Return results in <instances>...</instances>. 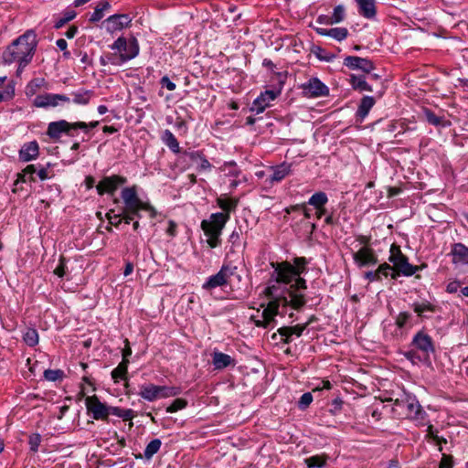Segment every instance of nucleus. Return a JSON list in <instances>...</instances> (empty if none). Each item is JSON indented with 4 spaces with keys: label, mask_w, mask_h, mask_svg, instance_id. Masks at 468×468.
Instances as JSON below:
<instances>
[{
    "label": "nucleus",
    "mask_w": 468,
    "mask_h": 468,
    "mask_svg": "<svg viewBox=\"0 0 468 468\" xmlns=\"http://www.w3.org/2000/svg\"><path fill=\"white\" fill-rule=\"evenodd\" d=\"M307 261L305 258H295L293 264L288 261L271 263L273 272L263 294L269 300L260 316H251L258 327L273 326L280 307H291L293 310L302 309L306 303L304 292L306 281L301 277L305 271Z\"/></svg>",
    "instance_id": "obj_1"
},
{
    "label": "nucleus",
    "mask_w": 468,
    "mask_h": 468,
    "mask_svg": "<svg viewBox=\"0 0 468 468\" xmlns=\"http://www.w3.org/2000/svg\"><path fill=\"white\" fill-rule=\"evenodd\" d=\"M37 35L27 30L15 39L3 52V60L5 64L16 62L18 64L17 75L31 62L36 51Z\"/></svg>",
    "instance_id": "obj_2"
},
{
    "label": "nucleus",
    "mask_w": 468,
    "mask_h": 468,
    "mask_svg": "<svg viewBox=\"0 0 468 468\" xmlns=\"http://www.w3.org/2000/svg\"><path fill=\"white\" fill-rule=\"evenodd\" d=\"M121 197L124 204V207L121 208L122 222L130 224L134 217L141 218L140 211L146 212L150 218L157 216L156 209L149 202L139 198L136 186L122 188Z\"/></svg>",
    "instance_id": "obj_3"
},
{
    "label": "nucleus",
    "mask_w": 468,
    "mask_h": 468,
    "mask_svg": "<svg viewBox=\"0 0 468 468\" xmlns=\"http://www.w3.org/2000/svg\"><path fill=\"white\" fill-rule=\"evenodd\" d=\"M388 261L398 275L411 276L419 271V267L409 262L408 258L401 252L400 247L395 243L390 246Z\"/></svg>",
    "instance_id": "obj_4"
},
{
    "label": "nucleus",
    "mask_w": 468,
    "mask_h": 468,
    "mask_svg": "<svg viewBox=\"0 0 468 468\" xmlns=\"http://www.w3.org/2000/svg\"><path fill=\"white\" fill-rule=\"evenodd\" d=\"M110 48L119 52L121 62L131 60L139 54V44L135 38H132L128 41L125 37H120Z\"/></svg>",
    "instance_id": "obj_5"
},
{
    "label": "nucleus",
    "mask_w": 468,
    "mask_h": 468,
    "mask_svg": "<svg viewBox=\"0 0 468 468\" xmlns=\"http://www.w3.org/2000/svg\"><path fill=\"white\" fill-rule=\"evenodd\" d=\"M395 405L400 407L410 419L421 421L425 418V411L413 396L404 394L401 399H396Z\"/></svg>",
    "instance_id": "obj_6"
},
{
    "label": "nucleus",
    "mask_w": 468,
    "mask_h": 468,
    "mask_svg": "<svg viewBox=\"0 0 468 468\" xmlns=\"http://www.w3.org/2000/svg\"><path fill=\"white\" fill-rule=\"evenodd\" d=\"M411 314L407 312L399 313L396 318L394 324H388L385 326V335L388 337H401L403 336L411 327Z\"/></svg>",
    "instance_id": "obj_7"
},
{
    "label": "nucleus",
    "mask_w": 468,
    "mask_h": 468,
    "mask_svg": "<svg viewBox=\"0 0 468 468\" xmlns=\"http://www.w3.org/2000/svg\"><path fill=\"white\" fill-rule=\"evenodd\" d=\"M235 270L236 267L223 265L216 274L207 278V282L203 283L202 288L207 291H212L218 287L227 285Z\"/></svg>",
    "instance_id": "obj_8"
},
{
    "label": "nucleus",
    "mask_w": 468,
    "mask_h": 468,
    "mask_svg": "<svg viewBox=\"0 0 468 468\" xmlns=\"http://www.w3.org/2000/svg\"><path fill=\"white\" fill-rule=\"evenodd\" d=\"M87 124L84 122H68L65 120L52 122L48 126L47 134L52 139H58L63 133L71 135L70 132L76 129H86Z\"/></svg>",
    "instance_id": "obj_9"
},
{
    "label": "nucleus",
    "mask_w": 468,
    "mask_h": 468,
    "mask_svg": "<svg viewBox=\"0 0 468 468\" xmlns=\"http://www.w3.org/2000/svg\"><path fill=\"white\" fill-rule=\"evenodd\" d=\"M230 215L223 213H213L208 219L201 222L204 233L221 234L226 223L229 220Z\"/></svg>",
    "instance_id": "obj_10"
},
{
    "label": "nucleus",
    "mask_w": 468,
    "mask_h": 468,
    "mask_svg": "<svg viewBox=\"0 0 468 468\" xmlns=\"http://www.w3.org/2000/svg\"><path fill=\"white\" fill-rule=\"evenodd\" d=\"M70 102V98L64 94L44 93L34 99V105L37 108H55Z\"/></svg>",
    "instance_id": "obj_11"
},
{
    "label": "nucleus",
    "mask_w": 468,
    "mask_h": 468,
    "mask_svg": "<svg viewBox=\"0 0 468 468\" xmlns=\"http://www.w3.org/2000/svg\"><path fill=\"white\" fill-rule=\"evenodd\" d=\"M411 346L421 353L424 359H429L434 353V346L431 337L423 331L418 332L412 338Z\"/></svg>",
    "instance_id": "obj_12"
},
{
    "label": "nucleus",
    "mask_w": 468,
    "mask_h": 468,
    "mask_svg": "<svg viewBox=\"0 0 468 468\" xmlns=\"http://www.w3.org/2000/svg\"><path fill=\"white\" fill-rule=\"evenodd\" d=\"M132 24V17L127 14H115L107 17L102 25L105 30L113 34L123 28L129 27Z\"/></svg>",
    "instance_id": "obj_13"
},
{
    "label": "nucleus",
    "mask_w": 468,
    "mask_h": 468,
    "mask_svg": "<svg viewBox=\"0 0 468 468\" xmlns=\"http://www.w3.org/2000/svg\"><path fill=\"white\" fill-rule=\"evenodd\" d=\"M88 411L95 420H106L109 416L110 407L101 402L97 396H89L85 399Z\"/></svg>",
    "instance_id": "obj_14"
},
{
    "label": "nucleus",
    "mask_w": 468,
    "mask_h": 468,
    "mask_svg": "<svg viewBox=\"0 0 468 468\" xmlns=\"http://www.w3.org/2000/svg\"><path fill=\"white\" fill-rule=\"evenodd\" d=\"M302 89L305 96L309 98L324 97L329 94L328 87L318 78H311L302 85Z\"/></svg>",
    "instance_id": "obj_15"
},
{
    "label": "nucleus",
    "mask_w": 468,
    "mask_h": 468,
    "mask_svg": "<svg viewBox=\"0 0 468 468\" xmlns=\"http://www.w3.org/2000/svg\"><path fill=\"white\" fill-rule=\"evenodd\" d=\"M127 179L122 176H111L103 177L96 186L99 195H112L116 189L126 183Z\"/></svg>",
    "instance_id": "obj_16"
},
{
    "label": "nucleus",
    "mask_w": 468,
    "mask_h": 468,
    "mask_svg": "<svg viewBox=\"0 0 468 468\" xmlns=\"http://www.w3.org/2000/svg\"><path fill=\"white\" fill-rule=\"evenodd\" d=\"M279 94V91L271 90L261 92L252 102L250 111L256 114L263 112L266 108L271 105V102L278 97Z\"/></svg>",
    "instance_id": "obj_17"
},
{
    "label": "nucleus",
    "mask_w": 468,
    "mask_h": 468,
    "mask_svg": "<svg viewBox=\"0 0 468 468\" xmlns=\"http://www.w3.org/2000/svg\"><path fill=\"white\" fill-rule=\"evenodd\" d=\"M355 263L358 267L375 265L378 262V257L374 250L369 247H362L353 254Z\"/></svg>",
    "instance_id": "obj_18"
},
{
    "label": "nucleus",
    "mask_w": 468,
    "mask_h": 468,
    "mask_svg": "<svg viewBox=\"0 0 468 468\" xmlns=\"http://www.w3.org/2000/svg\"><path fill=\"white\" fill-rule=\"evenodd\" d=\"M344 65L351 69H361L364 72L369 73L374 69L372 61L367 58L348 56L344 60Z\"/></svg>",
    "instance_id": "obj_19"
},
{
    "label": "nucleus",
    "mask_w": 468,
    "mask_h": 468,
    "mask_svg": "<svg viewBox=\"0 0 468 468\" xmlns=\"http://www.w3.org/2000/svg\"><path fill=\"white\" fill-rule=\"evenodd\" d=\"M452 262L459 267L468 265V247L463 243H454L451 250Z\"/></svg>",
    "instance_id": "obj_20"
},
{
    "label": "nucleus",
    "mask_w": 468,
    "mask_h": 468,
    "mask_svg": "<svg viewBox=\"0 0 468 468\" xmlns=\"http://www.w3.org/2000/svg\"><path fill=\"white\" fill-rule=\"evenodd\" d=\"M39 154V146L37 141H31L24 144L19 150V159L23 162H29L37 158Z\"/></svg>",
    "instance_id": "obj_21"
},
{
    "label": "nucleus",
    "mask_w": 468,
    "mask_h": 468,
    "mask_svg": "<svg viewBox=\"0 0 468 468\" xmlns=\"http://www.w3.org/2000/svg\"><path fill=\"white\" fill-rule=\"evenodd\" d=\"M314 30L320 36L330 37L339 42L345 40L348 36V30L346 27H315Z\"/></svg>",
    "instance_id": "obj_22"
},
{
    "label": "nucleus",
    "mask_w": 468,
    "mask_h": 468,
    "mask_svg": "<svg viewBox=\"0 0 468 468\" xmlns=\"http://www.w3.org/2000/svg\"><path fill=\"white\" fill-rule=\"evenodd\" d=\"M292 165L287 163H282L279 165L271 167L272 173L268 178L270 184L281 182L291 173Z\"/></svg>",
    "instance_id": "obj_23"
},
{
    "label": "nucleus",
    "mask_w": 468,
    "mask_h": 468,
    "mask_svg": "<svg viewBox=\"0 0 468 468\" xmlns=\"http://www.w3.org/2000/svg\"><path fill=\"white\" fill-rule=\"evenodd\" d=\"M212 363L215 369H223L229 366H234L235 360L229 355L214 351L212 354Z\"/></svg>",
    "instance_id": "obj_24"
},
{
    "label": "nucleus",
    "mask_w": 468,
    "mask_h": 468,
    "mask_svg": "<svg viewBox=\"0 0 468 468\" xmlns=\"http://www.w3.org/2000/svg\"><path fill=\"white\" fill-rule=\"evenodd\" d=\"M37 168L34 165H28L24 168L21 173L17 174V178L15 182V188L13 192L17 190V186L20 183H27L28 181H34V174H36Z\"/></svg>",
    "instance_id": "obj_25"
},
{
    "label": "nucleus",
    "mask_w": 468,
    "mask_h": 468,
    "mask_svg": "<svg viewBox=\"0 0 468 468\" xmlns=\"http://www.w3.org/2000/svg\"><path fill=\"white\" fill-rule=\"evenodd\" d=\"M306 324L303 325H294V326H282L278 329V333L284 337V342L288 343L291 341L292 335L301 336L303 330L305 329Z\"/></svg>",
    "instance_id": "obj_26"
},
{
    "label": "nucleus",
    "mask_w": 468,
    "mask_h": 468,
    "mask_svg": "<svg viewBox=\"0 0 468 468\" xmlns=\"http://www.w3.org/2000/svg\"><path fill=\"white\" fill-rule=\"evenodd\" d=\"M138 394L147 401H154L158 399V386L154 384L142 385Z\"/></svg>",
    "instance_id": "obj_27"
},
{
    "label": "nucleus",
    "mask_w": 468,
    "mask_h": 468,
    "mask_svg": "<svg viewBox=\"0 0 468 468\" xmlns=\"http://www.w3.org/2000/svg\"><path fill=\"white\" fill-rule=\"evenodd\" d=\"M238 199L220 196L217 199L218 206L223 210V214L229 215L238 206Z\"/></svg>",
    "instance_id": "obj_28"
},
{
    "label": "nucleus",
    "mask_w": 468,
    "mask_h": 468,
    "mask_svg": "<svg viewBox=\"0 0 468 468\" xmlns=\"http://www.w3.org/2000/svg\"><path fill=\"white\" fill-rule=\"evenodd\" d=\"M111 4L106 0H101L94 8L90 17L91 23L99 22L105 15V12L111 9Z\"/></svg>",
    "instance_id": "obj_29"
},
{
    "label": "nucleus",
    "mask_w": 468,
    "mask_h": 468,
    "mask_svg": "<svg viewBox=\"0 0 468 468\" xmlns=\"http://www.w3.org/2000/svg\"><path fill=\"white\" fill-rule=\"evenodd\" d=\"M359 6V13L367 17L372 18L376 15L375 1L374 0H356Z\"/></svg>",
    "instance_id": "obj_30"
},
{
    "label": "nucleus",
    "mask_w": 468,
    "mask_h": 468,
    "mask_svg": "<svg viewBox=\"0 0 468 468\" xmlns=\"http://www.w3.org/2000/svg\"><path fill=\"white\" fill-rule=\"evenodd\" d=\"M374 104L375 99L372 96L363 97L356 111V115L363 120L368 114Z\"/></svg>",
    "instance_id": "obj_31"
},
{
    "label": "nucleus",
    "mask_w": 468,
    "mask_h": 468,
    "mask_svg": "<svg viewBox=\"0 0 468 468\" xmlns=\"http://www.w3.org/2000/svg\"><path fill=\"white\" fill-rule=\"evenodd\" d=\"M93 91L89 90H80L72 92V101L79 105H87L93 97Z\"/></svg>",
    "instance_id": "obj_32"
},
{
    "label": "nucleus",
    "mask_w": 468,
    "mask_h": 468,
    "mask_svg": "<svg viewBox=\"0 0 468 468\" xmlns=\"http://www.w3.org/2000/svg\"><path fill=\"white\" fill-rule=\"evenodd\" d=\"M109 415H114L124 421L132 420L135 417V413L133 410L119 407H110Z\"/></svg>",
    "instance_id": "obj_33"
},
{
    "label": "nucleus",
    "mask_w": 468,
    "mask_h": 468,
    "mask_svg": "<svg viewBox=\"0 0 468 468\" xmlns=\"http://www.w3.org/2000/svg\"><path fill=\"white\" fill-rule=\"evenodd\" d=\"M327 202V195L324 192L319 191L312 195L307 203L314 208H321V207H324Z\"/></svg>",
    "instance_id": "obj_34"
},
{
    "label": "nucleus",
    "mask_w": 468,
    "mask_h": 468,
    "mask_svg": "<svg viewBox=\"0 0 468 468\" xmlns=\"http://www.w3.org/2000/svg\"><path fill=\"white\" fill-rule=\"evenodd\" d=\"M163 142L174 152L178 153L180 150L179 143L173 133L165 130L162 136Z\"/></svg>",
    "instance_id": "obj_35"
},
{
    "label": "nucleus",
    "mask_w": 468,
    "mask_h": 468,
    "mask_svg": "<svg viewBox=\"0 0 468 468\" xmlns=\"http://www.w3.org/2000/svg\"><path fill=\"white\" fill-rule=\"evenodd\" d=\"M326 460L327 456L324 454L314 455L304 459V463L309 468H322L324 466Z\"/></svg>",
    "instance_id": "obj_36"
},
{
    "label": "nucleus",
    "mask_w": 468,
    "mask_h": 468,
    "mask_svg": "<svg viewBox=\"0 0 468 468\" xmlns=\"http://www.w3.org/2000/svg\"><path fill=\"white\" fill-rule=\"evenodd\" d=\"M162 442L159 439L151 441L145 447L144 456L150 460L161 448Z\"/></svg>",
    "instance_id": "obj_37"
},
{
    "label": "nucleus",
    "mask_w": 468,
    "mask_h": 468,
    "mask_svg": "<svg viewBox=\"0 0 468 468\" xmlns=\"http://www.w3.org/2000/svg\"><path fill=\"white\" fill-rule=\"evenodd\" d=\"M128 359H122L117 367L112 370V377L115 382H117L119 378H124L128 370Z\"/></svg>",
    "instance_id": "obj_38"
},
{
    "label": "nucleus",
    "mask_w": 468,
    "mask_h": 468,
    "mask_svg": "<svg viewBox=\"0 0 468 468\" xmlns=\"http://www.w3.org/2000/svg\"><path fill=\"white\" fill-rule=\"evenodd\" d=\"M351 85L354 89L359 90L361 91L367 90L371 91V87L367 84L364 77L360 76H351L350 80Z\"/></svg>",
    "instance_id": "obj_39"
},
{
    "label": "nucleus",
    "mask_w": 468,
    "mask_h": 468,
    "mask_svg": "<svg viewBox=\"0 0 468 468\" xmlns=\"http://www.w3.org/2000/svg\"><path fill=\"white\" fill-rule=\"evenodd\" d=\"M23 340L29 346H35L38 343V333L34 328H27L23 335Z\"/></svg>",
    "instance_id": "obj_40"
},
{
    "label": "nucleus",
    "mask_w": 468,
    "mask_h": 468,
    "mask_svg": "<svg viewBox=\"0 0 468 468\" xmlns=\"http://www.w3.org/2000/svg\"><path fill=\"white\" fill-rule=\"evenodd\" d=\"M189 156L193 162H197L198 164L200 170L210 169V163L199 152L190 153Z\"/></svg>",
    "instance_id": "obj_41"
},
{
    "label": "nucleus",
    "mask_w": 468,
    "mask_h": 468,
    "mask_svg": "<svg viewBox=\"0 0 468 468\" xmlns=\"http://www.w3.org/2000/svg\"><path fill=\"white\" fill-rule=\"evenodd\" d=\"M180 393L178 388L176 387H167V386H158V399H165L170 397H175Z\"/></svg>",
    "instance_id": "obj_42"
},
{
    "label": "nucleus",
    "mask_w": 468,
    "mask_h": 468,
    "mask_svg": "<svg viewBox=\"0 0 468 468\" xmlns=\"http://www.w3.org/2000/svg\"><path fill=\"white\" fill-rule=\"evenodd\" d=\"M427 437L431 438L433 440V441L435 442L436 445H438V448H439V451L441 452L442 451V446L441 444L442 443H446L447 441L446 439L442 438V437H440L438 435V432L436 430H434L433 426L432 425H429L428 428H427Z\"/></svg>",
    "instance_id": "obj_43"
},
{
    "label": "nucleus",
    "mask_w": 468,
    "mask_h": 468,
    "mask_svg": "<svg viewBox=\"0 0 468 468\" xmlns=\"http://www.w3.org/2000/svg\"><path fill=\"white\" fill-rule=\"evenodd\" d=\"M346 18V7L343 5H336L330 16V19H332L334 24H339L343 22Z\"/></svg>",
    "instance_id": "obj_44"
},
{
    "label": "nucleus",
    "mask_w": 468,
    "mask_h": 468,
    "mask_svg": "<svg viewBox=\"0 0 468 468\" xmlns=\"http://www.w3.org/2000/svg\"><path fill=\"white\" fill-rule=\"evenodd\" d=\"M77 16V13L72 10V9H67L63 14H62V16L59 17L56 22H55V27L56 28H60L62 27L65 24H67L68 22L71 21L72 19H74Z\"/></svg>",
    "instance_id": "obj_45"
},
{
    "label": "nucleus",
    "mask_w": 468,
    "mask_h": 468,
    "mask_svg": "<svg viewBox=\"0 0 468 468\" xmlns=\"http://www.w3.org/2000/svg\"><path fill=\"white\" fill-rule=\"evenodd\" d=\"M378 273L379 278L381 279V276L388 277L391 276L392 279H397L399 276L392 266H390L388 263L380 264L378 268Z\"/></svg>",
    "instance_id": "obj_46"
},
{
    "label": "nucleus",
    "mask_w": 468,
    "mask_h": 468,
    "mask_svg": "<svg viewBox=\"0 0 468 468\" xmlns=\"http://www.w3.org/2000/svg\"><path fill=\"white\" fill-rule=\"evenodd\" d=\"M122 215L121 209L118 212H115L114 209H110L106 214V218L111 225L118 227L122 223Z\"/></svg>",
    "instance_id": "obj_47"
},
{
    "label": "nucleus",
    "mask_w": 468,
    "mask_h": 468,
    "mask_svg": "<svg viewBox=\"0 0 468 468\" xmlns=\"http://www.w3.org/2000/svg\"><path fill=\"white\" fill-rule=\"evenodd\" d=\"M64 373L60 369H47L44 371V378L48 381L62 379Z\"/></svg>",
    "instance_id": "obj_48"
},
{
    "label": "nucleus",
    "mask_w": 468,
    "mask_h": 468,
    "mask_svg": "<svg viewBox=\"0 0 468 468\" xmlns=\"http://www.w3.org/2000/svg\"><path fill=\"white\" fill-rule=\"evenodd\" d=\"M414 312L418 314L419 316L424 315L425 312H434V306L430 303H413Z\"/></svg>",
    "instance_id": "obj_49"
},
{
    "label": "nucleus",
    "mask_w": 468,
    "mask_h": 468,
    "mask_svg": "<svg viewBox=\"0 0 468 468\" xmlns=\"http://www.w3.org/2000/svg\"><path fill=\"white\" fill-rule=\"evenodd\" d=\"M187 405V402L184 399H175L170 406L167 407L166 411L173 413L176 412L180 410H183Z\"/></svg>",
    "instance_id": "obj_50"
},
{
    "label": "nucleus",
    "mask_w": 468,
    "mask_h": 468,
    "mask_svg": "<svg viewBox=\"0 0 468 468\" xmlns=\"http://www.w3.org/2000/svg\"><path fill=\"white\" fill-rule=\"evenodd\" d=\"M40 442H41V436L37 433L32 434L28 440V444H29L30 450L34 452H37Z\"/></svg>",
    "instance_id": "obj_51"
},
{
    "label": "nucleus",
    "mask_w": 468,
    "mask_h": 468,
    "mask_svg": "<svg viewBox=\"0 0 468 468\" xmlns=\"http://www.w3.org/2000/svg\"><path fill=\"white\" fill-rule=\"evenodd\" d=\"M313 401V396L310 392L303 393L298 402V406L300 409H306Z\"/></svg>",
    "instance_id": "obj_52"
},
{
    "label": "nucleus",
    "mask_w": 468,
    "mask_h": 468,
    "mask_svg": "<svg viewBox=\"0 0 468 468\" xmlns=\"http://www.w3.org/2000/svg\"><path fill=\"white\" fill-rule=\"evenodd\" d=\"M223 171L229 169L228 175L232 176H238L239 171L234 162L225 163L221 168Z\"/></svg>",
    "instance_id": "obj_53"
},
{
    "label": "nucleus",
    "mask_w": 468,
    "mask_h": 468,
    "mask_svg": "<svg viewBox=\"0 0 468 468\" xmlns=\"http://www.w3.org/2000/svg\"><path fill=\"white\" fill-rule=\"evenodd\" d=\"M205 235L207 237V244L211 248H216L219 245V243H220L219 236L221 234L205 233Z\"/></svg>",
    "instance_id": "obj_54"
},
{
    "label": "nucleus",
    "mask_w": 468,
    "mask_h": 468,
    "mask_svg": "<svg viewBox=\"0 0 468 468\" xmlns=\"http://www.w3.org/2000/svg\"><path fill=\"white\" fill-rule=\"evenodd\" d=\"M15 94V88L12 85H8L4 91H0V101L11 99Z\"/></svg>",
    "instance_id": "obj_55"
},
{
    "label": "nucleus",
    "mask_w": 468,
    "mask_h": 468,
    "mask_svg": "<svg viewBox=\"0 0 468 468\" xmlns=\"http://www.w3.org/2000/svg\"><path fill=\"white\" fill-rule=\"evenodd\" d=\"M462 282L458 280H453L448 282L446 292L449 293H455L461 288Z\"/></svg>",
    "instance_id": "obj_56"
},
{
    "label": "nucleus",
    "mask_w": 468,
    "mask_h": 468,
    "mask_svg": "<svg viewBox=\"0 0 468 468\" xmlns=\"http://www.w3.org/2000/svg\"><path fill=\"white\" fill-rule=\"evenodd\" d=\"M425 115L427 118V121L433 124V125H439L441 123V118L436 116L433 112L431 111H426Z\"/></svg>",
    "instance_id": "obj_57"
},
{
    "label": "nucleus",
    "mask_w": 468,
    "mask_h": 468,
    "mask_svg": "<svg viewBox=\"0 0 468 468\" xmlns=\"http://www.w3.org/2000/svg\"><path fill=\"white\" fill-rule=\"evenodd\" d=\"M439 468H452V457L446 454H442Z\"/></svg>",
    "instance_id": "obj_58"
},
{
    "label": "nucleus",
    "mask_w": 468,
    "mask_h": 468,
    "mask_svg": "<svg viewBox=\"0 0 468 468\" xmlns=\"http://www.w3.org/2000/svg\"><path fill=\"white\" fill-rule=\"evenodd\" d=\"M161 84L170 91L175 90L176 88V85L173 81H171L169 78L166 76L161 79Z\"/></svg>",
    "instance_id": "obj_59"
},
{
    "label": "nucleus",
    "mask_w": 468,
    "mask_h": 468,
    "mask_svg": "<svg viewBox=\"0 0 468 468\" xmlns=\"http://www.w3.org/2000/svg\"><path fill=\"white\" fill-rule=\"evenodd\" d=\"M405 357L410 360L412 363H415L416 360L420 361V356L417 354V350L414 348L413 350L408 351L404 354Z\"/></svg>",
    "instance_id": "obj_60"
},
{
    "label": "nucleus",
    "mask_w": 468,
    "mask_h": 468,
    "mask_svg": "<svg viewBox=\"0 0 468 468\" xmlns=\"http://www.w3.org/2000/svg\"><path fill=\"white\" fill-rule=\"evenodd\" d=\"M49 164L48 165V167H42L38 170H37V176L40 180H46L50 177L49 172H48Z\"/></svg>",
    "instance_id": "obj_61"
},
{
    "label": "nucleus",
    "mask_w": 468,
    "mask_h": 468,
    "mask_svg": "<svg viewBox=\"0 0 468 468\" xmlns=\"http://www.w3.org/2000/svg\"><path fill=\"white\" fill-rule=\"evenodd\" d=\"M316 23L321 25H334L332 19H330V16L326 15L318 16L316 18Z\"/></svg>",
    "instance_id": "obj_62"
},
{
    "label": "nucleus",
    "mask_w": 468,
    "mask_h": 468,
    "mask_svg": "<svg viewBox=\"0 0 468 468\" xmlns=\"http://www.w3.org/2000/svg\"><path fill=\"white\" fill-rule=\"evenodd\" d=\"M176 224L173 220L168 221V227L166 229V233L170 237H175L176 235Z\"/></svg>",
    "instance_id": "obj_63"
},
{
    "label": "nucleus",
    "mask_w": 468,
    "mask_h": 468,
    "mask_svg": "<svg viewBox=\"0 0 468 468\" xmlns=\"http://www.w3.org/2000/svg\"><path fill=\"white\" fill-rule=\"evenodd\" d=\"M365 277L369 280L370 282H374V281H379L380 278L378 276V271H367L366 272L365 274Z\"/></svg>",
    "instance_id": "obj_64"
}]
</instances>
